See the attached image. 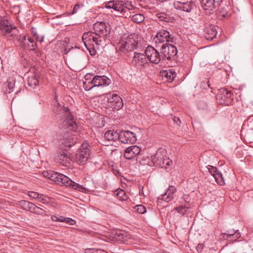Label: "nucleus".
<instances>
[{"mask_svg": "<svg viewBox=\"0 0 253 253\" xmlns=\"http://www.w3.org/2000/svg\"><path fill=\"white\" fill-rule=\"evenodd\" d=\"M52 110L56 115L61 117V119L65 118V120L63 122V125L67 130L73 131L77 130L78 126L68 108L64 107L63 104H61L57 100H55L53 104Z\"/></svg>", "mask_w": 253, "mask_h": 253, "instance_id": "f257e3e1", "label": "nucleus"}, {"mask_svg": "<svg viewBox=\"0 0 253 253\" xmlns=\"http://www.w3.org/2000/svg\"><path fill=\"white\" fill-rule=\"evenodd\" d=\"M0 30L4 36L8 37H12L14 40L17 41L22 47L25 48L26 47V36H24L21 38L18 35L15 33L14 30H16L17 32L18 30L16 26H11L7 20L5 19H0Z\"/></svg>", "mask_w": 253, "mask_h": 253, "instance_id": "f03ea898", "label": "nucleus"}, {"mask_svg": "<svg viewBox=\"0 0 253 253\" xmlns=\"http://www.w3.org/2000/svg\"><path fill=\"white\" fill-rule=\"evenodd\" d=\"M105 39L101 36L96 35L95 33L92 32H87L84 33L82 36V41L86 48L91 52L90 49L93 46V42L97 45H100L103 41H105ZM91 54H92L90 53Z\"/></svg>", "mask_w": 253, "mask_h": 253, "instance_id": "7ed1b4c3", "label": "nucleus"}, {"mask_svg": "<svg viewBox=\"0 0 253 253\" xmlns=\"http://www.w3.org/2000/svg\"><path fill=\"white\" fill-rule=\"evenodd\" d=\"M56 176L57 177L54 179V181L57 184L68 187L82 192L85 190L83 186L72 181L68 177L62 173L57 172Z\"/></svg>", "mask_w": 253, "mask_h": 253, "instance_id": "20e7f679", "label": "nucleus"}, {"mask_svg": "<svg viewBox=\"0 0 253 253\" xmlns=\"http://www.w3.org/2000/svg\"><path fill=\"white\" fill-rule=\"evenodd\" d=\"M161 55L162 56L163 61H171L174 59L175 56L177 53V49L176 46L172 44L166 42L163 43L160 49Z\"/></svg>", "mask_w": 253, "mask_h": 253, "instance_id": "39448f33", "label": "nucleus"}, {"mask_svg": "<svg viewBox=\"0 0 253 253\" xmlns=\"http://www.w3.org/2000/svg\"><path fill=\"white\" fill-rule=\"evenodd\" d=\"M90 145L87 142L83 143L76 154V161L79 165H84L90 157Z\"/></svg>", "mask_w": 253, "mask_h": 253, "instance_id": "423d86ee", "label": "nucleus"}, {"mask_svg": "<svg viewBox=\"0 0 253 253\" xmlns=\"http://www.w3.org/2000/svg\"><path fill=\"white\" fill-rule=\"evenodd\" d=\"M174 37H172L168 31L163 29L157 32L156 35L154 37L153 41L156 43V46H159V44L165 42H173Z\"/></svg>", "mask_w": 253, "mask_h": 253, "instance_id": "0eeeda50", "label": "nucleus"}, {"mask_svg": "<svg viewBox=\"0 0 253 253\" xmlns=\"http://www.w3.org/2000/svg\"><path fill=\"white\" fill-rule=\"evenodd\" d=\"M216 96L220 104L225 105L231 104L234 98L233 94L225 88H220Z\"/></svg>", "mask_w": 253, "mask_h": 253, "instance_id": "6e6552de", "label": "nucleus"}, {"mask_svg": "<svg viewBox=\"0 0 253 253\" xmlns=\"http://www.w3.org/2000/svg\"><path fill=\"white\" fill-rule=\"evenodd\" d=\"M145 54L147 59L153 64H157L163 61L160 51L159 52L152 46H148L146 48Z\"/></svg>", "mask_w": 253, "mask_h": 253, "instance_id": "1a4fd4ad", "label": "nucleus"}, {"mask_svg": "<svg viewBox=\"0 0 253 253\" xmlns=\"http://www.w3.org/2000/svg\"><path fill=\"white\" fill-rule=\"evenodd\" d=\"M93 30L96 35L101 36L106 39V36L111 32V28L108 24L104 22H97L93 25Z\"/></svg>", "mask_w": 253, "mask_h": 253, "instance_id": "9d476101", "label": "nucleus"}, {"mask_svg": "<svg viewBox=\"0 0 253 253\" xmlns=\"http://www.w3.org/2000/svg\"><path fill=\"white\" fill-rule=\"evenodd\" d=\"M167 155V151L164 148H159L156 153L151 156V161L156 166L163 168L164 159Z\"/></svg>", "mask_w": 253, "mask_h": 253, "instance_id": "9b49d317", "label": "nucleus"}, {"mask_svg": "<svg viewBox=\"0 0 253 253\" xmlns=\"http://www.w3.org/2000/svg\"><path fill=\"white\" fill-rule=\"evenodd\" d=\"M174 6L177 10H181L184 12H190L196 7L194 1L192 0H180L174 3Z\"/></svg>", "mask_w": 253, "mask_h": 253, "instance_id": "f8f14e48", "label": "nucleus"}, {"mask_svg": "<svg viewBox=\"0 0 253 253\" xmlns=\"http://www.w3.org/2000/svg\"><path fill=\"white\" fill-rule=\"evenodd\" d=\"M119 140L125 144H133L136 140L135 134L129 130H122L119 133Z\"/></svg>", "mask_w": 253, "mask_h": 253, "instance_id": "ddd939ff", "label": "nucleus"}, {"mask_svg": "<svg viewBox=\"0 0 253 253\" xmlns=\"http://www.w3.org/2000/svg\"><path fill=\"white\" fill-rule=\"evenodd\" d=\"M147 59L145 54L136 52L133 53V56L129 62L130 65L134 67H144L147 64Z\"/></svg>", "mask_w": 253, "mask_h": 253, "instance_id": "4468645a", "label": "nucleus"}, {"mask_svg": "<svg viewBox=\"0 0 253 253\" xmlns=\"http://www.w3.org/2000/svg\"><path fill=\"white\" fill-rule=\"evenodd\" d=\"M107 102L109 103V106L119 110L124 105L122 98L117 94L109 93L107 95Z\"/></svg>", "mask_w": 253, "mask_h": 253, "instance_id": "2eb2a0df", "label": "nucleus"}, {"mask_svg": "<svg viewBox=\"0 0 253 253\" xmlns=\"http://www.w3.org/2000/svg\"><path fill=\"white\" fill-rule=\"evenodd\" d=\"M206 168L210 174L214 178L216 183L220 185H223L225 184L224 180L222 175L220 171L217 169L213 166L208 165Z\"/></svg>", "mask_w": 253, "mask_h": 253, "instance_id": "dca6fc26", "label": "nucleus"}, {"mask_svg": "<svg viewBox=\"0 0 253 253\" xmlns=\"http://www.w3.org/2000/svg\"><path fill=\"white\" fill-rule=\"evenodd\" d=\"M141 151L140 147L137 145H132L126 148L124 152V157L127 160H131L139 155Z\"/></svg>", "mask_w": 253, "mask_h": 253, "instance_id": "f3484780", "label": "nucleus"}, {"mask_svg": "<svg viewBox=\"0 0 253 253\" xmlns=\"http://www.w3.org/2000/svg\"><path fill=\"white\" fill-rule=\"evenodd\" d=\"M92 83L95 87L107 86L111 84V80L105 76L96 75L92 78Z\"/></svg>", "mask_w": 253, "mask_h": 253, "instance_id": "a211bd4d", "label": "nucleus"}, {"mask_svg": "<svg viewBox=\"0 0 253 253\" xmlns=\"http://www.w3.org/2000/svg\"><path fill=\"white\" fill-rule=\"evenodd\" d=\"M214 25H208L204 29L205 36L208 40H212L216 37L217 32Z\"/></svg>", "mask_w": 253, "mask_h": 253, "instance_id": "6ab92c4d", "label": "nucleus"}, {"mask_svg": "<svg viewBox=\"0 0 253 253\" xmlns=\"http://www.w3.org/2000/svg\"><path fill=\"white\" fill-rule=\"evenodd\" d=\"M176 189L173 186H169L167 191L158 197L159 200H162L169 202L173 199V194L176 192Z\"/></svg>", "mask_w": 253, "mask_h": 253, "instance_id": "aec40b11", "label": "nucleus"}, {"mask_svg": "<svg viewBox=\"0 0 253 253\" xmlns=\"http://www.w3.org/2000/svg\"><path fill=\"white\" fill-rule=\"evenodd\" d=\"M201 4L202 8L205 10L209 11L210 13L216 6H218L216 5L214 0H201Z\"/></svg>", "mask_w": 253, "mask_h": 253, "instance_id": "412c9836", "label": "nucleus"}, {"mask_svg": "<svg viewBox=\"0 0 253 253\" xmlns=\"http://www.w3.org/2000/svg\"><path fill=\"white\" fill-rule=\"evenodd\" d=\"M106 7L107 8H112L114 10L123 14L125 12V8L119 2L116 1H110L106 4Z\"/></svg>", "mask_w": 253, "mask_h": 253, "instance_id": "4be33fe9", "label": "nucleus"}, {"mask_svg": "<svg viewBox=\"0 0 253 253\" xmlns=\"http://www.w3.org/2000/svg\"><path fill=\"white\" fill-rule=\"evenodd\" d=\"M223 238L227 240H231L232 236H235L234 241H237L238 239L241 237V234L238 230L229 229L226 230L225 232L222 233Z\"/></svg>", "mask_w": 253, "mask_h": 253, "instance_id": "5701e85b", "label": "nucleus"}, {"mask_svg": "<svg viewBox=\"0 0 253 253\" xmlns=\"http://www.w3.org/2000/svg\"><path fill=\"white\" fill-rule=\"evenodd\" d=\"M76 143L77 138L71 135H68L61 140V143L65 147V149L71 147Z\"/></svg>", "mask_w": 253, "mask_h": 253, "instance_id": "b1692460", "label": "nucleus"}, {"mask_svg": "<svg viewBox=\"0 0 253 253\" xmlns=\"http://www.w3.org/2000/svg\"><path fill=\"white\" fill-rule=\"evenodd\" d=\"M160 75L163 78H166L169 82H172L175 78L176 74L173 69L164 70L160 72Z\"/></svg>", "mask_w": 253, "mask_h": 253, "instance_id": "393cba45", "label": "nucleus"}, {"mask_svg": "<svg viewBox=\"0 0 253 253\" xmlns=\"http://www.w3.org/2000/svg\"><path fill=\"white\" fill-rule=\"evenodd\" d=\"M92 74H87L84 76L85 81H83V87L86 91L90 90L95 87L92 83V79L90 78Z\"/></svg>", "mask_w": 253, "mask_h": 253, "instance_id": "a878e982", "label": "nucleus"}, {"mask_svg": "<svg viewBox=\"0 0 253 253\" xmlns=\"http://www.w3.org/2000/svg\"><path fill=\"white\" fill-rule=\"evenodd\" d=\"M104 137L109 141H115L119 137V133L114 130H109L105 133Z\"/></svg>", "mask_w": 253, "mask_h": 253, "instance_id": "bb28decb", "label": "nucleus"}, {"mask_svg": "<svg viewBox=\"0 0 253 253\" xmlns=\"http://www.w3.org/2000/svg\"><path fill=\"white\" fill-rule=\"evenodd\" d=\"M20 204L24 207V209L25 210L35 213V211H36L37 206L33 203L27 201L23 200L20 202Z\"/></svg>", "mask_w": 253, "mask_h": 253, "instance_id": "cd10ccee", "label": "nucleus"}, {"mask_svg": "<svg viewBox=\"0 0 253 253\" xmlns=\"http://www.w3.org/2000/svg\"><path fill=\"white\" fill-rule=\"evenodd\" d=\"M58 158V162L63 165H66L70 160L68 154L66 152H63L59 155Z\"/></svg>", "mask_w": 253, "mask_h": 253, "instance_id": "c85d7f7f", "label": "nucleus"}, {"mask_svg": "<svg viewBox=\"0 0 253 253\" xmlns=\"http://www.w3.org/2000/svg\"><path fill=\"white\" fill-rule=\"evenodd\" d=\"M57 172L54 171L45 170L42 172V175L44 177L50 179L51 180L54 181L57 177Z\"/></svg>", "mask_w": 253, "mask_h": 253, "instance_id": "c756f323", "label": "nucleus"}, {"mask_svg": "<svg viewBox=\"0 0 253 253\" xmlns=\"http://www.w3.org/2000/svg\"><path fill=\"white\" fill-rule=\"evenodd\" d=\"M124 42L126 45L129 47V51H130L132 50L136 46L135 40L132 38L127 37L126 40H124Z\"/></svg>", "mask_w": 253, "mask_h": 253, "instance_id": "7c9ffc66", "label": "nucleus"}, {"mask_svg": "<svg viewBox=\"0 0 253 253\" xmlns=\"http://www.w3.org/2000/svg\"><path fill=\"white\" fill-rule=\"evenodd\" d=\"M116 195L120 200L126 201L127 200L128 197L126 195L125 191L121 189H118L116 191Z\"/></svg>", "mask_w": 253, "mask_h": 253, "instance_id": "2f4dec72", "label": "nucleus"}, {"mask_svg": "<svg viewBox=\"0 0 253 253\" xmlns=\"http://www.w3.org/2000/svg\"><path fill=\"white\" fill-rule=\"evenodd\" d=\"M189 207L185 205H180L174 208V210L176 211L179 214L184 215L186 214Z\"/></svg>", "mask_w": 253, "mask_h": 253, "instance_id": "473e14b6", "label": "nucleus"}, {"mask_svg": "<svg viewBox=\"0 0 253 253\" xmlns=\"http://www.w3.org/2000/svg\"><path fill=\"white\" fill-rule=\"evenodd\" d=\"M125 237H126V234H124L121 230L116 231L114 233V238L119 241L123 242Z\"/></svg>", "mask_w": 253, "mask_h": 253, "instance_id": "72a5a7b5", "label": "nucleus"}, {"mask_svg": "<svg viewBox=\"0 0 253 253\" xmlns=\"http://www.w3.org/2000/svg\"><path fill=\"white\" fill-rule=\"evenodd\" d=\"M28 85L32 88H35L39 84V81L35 77H31L28 78Z\"/></svg>", "mask_w": 253, "mask_h": 253, "instance_id": "f704fd0d", "label": "nucleus"}, {"mask_svg": "<svg viewBox=\"0 0 253 253\" xmlns=\"http://www.w3.org/2000/svg\"><path fill=\"white\" fill-rule=\"evenodd\" d=\"M144 20V17L141 14H136L132 17V21L135 23H140Z\"/></svg>", "mask_w": 253, "mask_h": 253, "instance_id": "c9c22d12", "label": "nucleus"}, {"mask_svg": "<svg viewBox=\"0 0 253 253\" xmlns=\"http://www.w3.org/2000/svg\"><path fill=\"white\" fill-rule=\"evenodd\" d=\"M84 7V4L82 3H76L72 10V11L69 13L70 14L73 15L77 12H79L80 9H81Z\"/></svg>", "mask_w": 253, "mask_h": 253, "instance_id": "e433bc0d", "label": "nucleus"}, {"mask_svg": "<svg viewBox=\"0 0 253 253\" xmlns=\"http://www.w3.org/2000/svg\"><path fill=\"white\" fill-rule=\"evenodd\" d=\"M14 83H15V82H14V81H12V82L7 81V84L6 85V86L8 87V88L6 89V90H5L6 93H10L13 91V89H14Z\"/></svg>", "mask_w": 253, "mask_h": 253, "instance_id": "4c0bfd02", "label": "nucleus"}, {"mask_svg": "<svg viewBox=\"0 0 253 253\" xmlns=\"http://www.w3.org/2000/svg\"><path fill=\"white\" fill-rule=\"evenodd\" d=\"M119 44V49L122 52H125L126 51H129V47L126 45L124 40H122V41L120 42Z\"/></svg>", "mask_w": 253, "mask_h": 253, "instance_id": "58836bf2", "label": "nucleus"}, {"mask_svg": "<svg viewBox=\"0 0 253 253\" xmlns=\"http://www.w3.org/2000/svg\"><path fill=\"white\" fill-rule=\"evenodd\" d=\"M247 125L249 129H253V116H250L248 119L245 122L244 125Z\"/></svg>", "mask_w": 253, "mask_h": 253, "instance_id": "ea45409f", "label": "nucleus"}, {"mask_svg": "<svg viewBox=\"0 0 253 253\" xmlns=\"http://www.w3.org/2000/svg\"><path fill=\"white\" fill-rule=\"evenodd\" d=\"M157 16L158 18L160 19L161 21H165V22H169V19L167 16V15L165 13H160L157 14Z\"/></svg>", "mask_w": 253, "mask_h": 253, "instance_id": "a19ab883", "label": "nucleus"}, {"mask_svg": "<svg viewBox=\"0 0 253 253\" xmlns=\"http://www.w3.org/2000/svg\"><path fill=\"white\" fill-rule=\"evenodd\" d=\"M28 195L33 199H38L41 198V194L34 191H29Z\"/></svg>", "mask_w": 253, "mask_h": 253, "instance_id": "79ce46f5", "label": "nucleus"}, {"mask_svg": "<svg viewBox=\"0 0 253 253\" xmlns=\"http://www.w3.org/2000/svg\"><path fill=\"white\" fill-rule=\"evenodd\" d=\"M46 211L42 208H41L37 206L36 211H35V213L42 216H46L47 214L45 213Z\"/></svg>", "mask_w": 253, "mask_h": 253, "instance_id": "37998d69", "label": "nucleus"}, {"mask_svg": "<svg viewBox=\"0 0 253 253\" xmlns=\"http://www.w3.org/2000/svg\"><path fill=\"white\" fill-rule=\"evenodd\" d=\"M135 209L138 212L140 213H144L146 212V209L144 206L141 205H137L135 207Z\"/></svg>", "mask_w": 253, "mask_h": 253, "instance_id": "c03bdc74", "label": "nucleus"}, {"mask_svg": "<svg viewBox=\"0 0 253 253\" xmlns=\"http://www.w3.org/2000/svg\"><path fill=\"white\" fill-rule=\"evenodd\" d=\"M172 163V161L169 160V159L166 156L165 159H164L163 168L167 169L168 166H170Z\"/></svg>", "mask_w": 253, "mask_h": 253, "instance_id": "a18cd8bd", "label": "nucleus"}, {"mask_svg": "<svg viewBox=\"0 0 253 253\" xmlns=\"http://www.w3.org/2000/svg\"><path fill=\"white\" fill-rule=\"evenodd\" d=\"M51 219L53 221H59V222H64L65 217L63 216H60L57 217L55 215H52L51 217Z\"/></svg>", "mask_w": 253, "mask_h": 253, "instance_id": "49530a36", "label": "nucleus"}, {"mask_svg": "<svg viewBox=\"0 0 253 253\" xmlns=\"http://www.w3.org/2000/svg\"><path fill=\"white\" fill-rule=\"evenodd\" d=\"M64 222L71 225H73L76 224V221L69 217H65Z\"/></svg>", "mask_w": 253, "mask_h": 253, "instance_id": "de8ad7c7", "label": "nucleus"}, {"mask_svg": "<svg viewBox=\"0 0 253 253\" xmlns=\"http://www.w3.org/2000/svg\"><path fill=\"white\" fill-rule=\"evenodd\" d=\"M34 37L36 39L38 42H42L43 41L44 37L42 36L40 37L38 34L36 33H34Z\"/></svg>", "mask_w": 253, "mask_h": 253, "instance_id": "09e8293b", "label": "nucleus"}, {"mask_svg": "<svg viewBox=\"0 0 253 253\" xmlns=\"http://www.w3.org/2000/svg\"><path fill=\"white\" fill-rule=\"evenodd\" d=\"M98 249H86L85 250V253H98Z\"/></svg>", "mask_w": 253, "mask_h": 253, "instance_id": "8fccbe9b", "label": "nucleus"}, {"mask_svg": "<svg viewBox=\"0 0 253 253\" xmlns=\"http://www.w3.org/2000/svg\"><path fill=\"white\" fill-rule=\"evenodd\" d=\"M27 45L31 50H34L37 46V43L35 42L32 43H28Z\"/></svg>", "mask_w": 253, "mask_h": 253, "instance_id": "3c124183", "label": "nucleus"}, {"mask_svg": "<svg viewBox=\"0 0 253 253\" xmlns=\"http://www.w3.org/2000/svg\"><path fill=\"white\" fill-rule=\"evenodd\" d=\"M38 200L43 204H46L48 203V201L45 199V197H44V196L42 194H41V198H38Z\"/></svg>", "mask_w": 253, "mask_h": 253, "instance_id": "603ef678", "label": "nucleus"}, {"mask_svg": "<svg viewBox=\"0 0 253 253\" xmlns=\"http://www.w3.org/2000/svg\"><path fill=\"white\" fill-rule=\"evenodd\" d=\"M173 121L174 124H176L177 126H180L181 121L178 117H174L173 119Z\"/></svg>", "mask_w": 253, "mask_h": 253, "instance_id": "864d4df0", "label": "nucleus"}, {"mask_svg": "<svg viewBox=\"0 0 253 253\" xmlns=\"http://www.w3.org/2000/svg\"><path fill=\"white\" fill-rule=\"evenodd\" d=\"M203 247L204 246L203 244H199L196 248L197 251L198 252H201L203 249Z\"/></svg>", "mask_w": 253, "mask_h": 253, "instance_id": "5fc2aeb1", "label": "nucleus"}, {"mask_svg": "<svg viewBox=\"0 0 253 253\" xmlns=\"http://www.w3.org/2000/svg\"><path fill=\"white\" fill-rule=\"evenodd\" d=\"M28 41L29 42L28 43H32L34 42V40L32 38H29L28 39Z\"/></svg>", "mask_w": 253, "mask_h": 253, "instance_id": "6e6d98bb", "label": "nucleus"}, {"mask_svg": "<svg viewBox=\"0 0 253 253\" xmlns=\"http://www.w3.org/2000/svg\"><path fill=\"white\" fill-rule=\"evenodd\" d=\"M221 0H214V1L216 2V5H219L220 3L221 2Z\"/></svg>", "mask_w": 253, "mask_h": 253, "instance_id": "4d7b16f0", "label": "nucleus"}, {"mask_svg": "<svg viewBox=\"0 0 253 253\" xmlns=\"http://www.w3.org/2000/svg\"><path fill=\"white\" fill-rule=\"evenodd\" d=\"M98 253H108L105 251L102 250L101 249H98Z\"/></svg>", "mask_w": 253, "mask_h": 253, "instance_id": "13d9d810", "label": "nucleus"}, {"mask_svg": "<svg viewBox=\"0 0 253 253\" xmlns=\"http://www.w3.org/2000/svg\"><path fill=\"white\" fill-rule=\"evenodd\" d=\"M234 240H235V236H232V240H229V241L234 242L236 241H234Z\"/></svg>", "mask_w": 253, "mask_h": 253, "instance_id": "bf43d9fd", "label": "nucleus"}, {"mask_svg": "<svg viewBox=\"0 0 253 253\" xmlns=\"http://www.w3.org/2000/svg\"><path fill=\"white\" fill-rule=\"evenodd\" d=\"M222 16H223V17H226V14H223L222 15Z\"/></svg>", "mask_w": 253, "mask_h": 253, "instance_id": "052dcab7", "label": "nucleus"}, {"mask_svg": "<svg viewBox=\"0 0 253 253\" xmlns=\"http://www.w3.org/2000/svg\"><path fill=\"white\" fill-rule=\"evenodd\" d=\"M93 52H95V51H93ZM93 54H94V53H93Z\"/></svg>", "mask_w": 253, "mask_h": 253, "instance_id": "680f3d73", "label": "nucleus"}]
</instances>
